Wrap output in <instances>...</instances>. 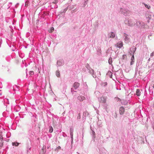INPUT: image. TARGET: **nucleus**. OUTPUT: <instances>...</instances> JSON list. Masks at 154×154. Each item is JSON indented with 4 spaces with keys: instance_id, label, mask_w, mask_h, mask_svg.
Instances as JSON below:
<instances>
[{
    "instance_id": "aec40b11",
    "label": "nucleus",
    "mask_w": 154,
    "mask_h": 154,
    "mask_svg": "<svg viewBox=\"0 0 154 154\" xmlns=\"http://www.w3.org/2000/svg\"><path fill=\"white\" fill-rule=\"evenodd\" d=\"M12 144L13 146H17L19 144V143L17 142H12Z\"/></svg>"
},
{
    "instance_id": "f8f14e48",
    "label": "nucleus",
    "mask_w": 154,
    "mask_h": 154,
    "mask_svg": "<svg viewBox=\"0 0 154 154\" xmlns=\"http://www.w3.org/2000/svg\"><path fill=\"white\" fill-rule=\"evenodd\" d=\"M91 135L92 136V138L94 139L95 138V134L94 131L91 128Z\"/></svg>"
},
{
    "instance_id": "2eb2a0df",
    "label": "nucleus",
    "mask_w": 154,
    "mask_h": 154,
    "mask_svg": "<svg viewBox=\"0 0 154 154\" xmlns=\"http://www.w3.org/2000/svg\"><path fill=\"white\" fill-rule=\"evenodd\" d=\"M89 115V113L87 111H85L83 112V118H84L85 119H86V118L87 116H88Z\"/></svg>"
},
{
    "instance_id": "8fccbe9b",
    "label": "nucleus",
    "mask_w": 154,
    "mask_h": 154,
    "mask_svg": "<svg viewBox=\"0 0 154 154\" xmlns=\"http://www.w3.org/2000/svg\"><path fill=\"white\" fill-rule=\"evenodd\" d=\"M46 146H43V148H42V150H44V149H46Z\"/></svg>"
},
{
    "instance_id": "58836bf2",
    "label": "nucleus",
    "mask_w": 154,
    "mask_h": 154,
    "mask_svg": "<svg viewBox=\"0 0 154 154\" xmlns=\"http://www.w3.org/2000/svg\"><path fill=\"white\" fill-rule=\"evenodd\" d=\"M81 118V116H80V113H79L78 114V116H77V119H80Z\"/></svg>"
},
{
    "instance_id": "7c9ffc66",
    "label": "nucleus",
    "mask_w": 154,
    "mask_h": 154,
    "mask_svg": "<svg viewBox=\"0 0 154 154\" xmlns=\"http://www.w3.org/2000/svg\"><path fill=\"white\" fill-rule=\"evenodd\" d=\"M54 30V28L53 27H51L49 32L50 33H52Z\"/></svg>"
},
{
    "instance_id": "1a4fd4ad",
    "label": "nucleus",
    "mask_w": 154,
    "mask_h": 154,
    "mask_svg": "<svg viewBox=\"0 0 154 154\" xmlns=\"http://www.w3.org/2000/svg\"><path fill=\"white\" fill-rule=\"evenodd\" d=\"M3 145V140L2 136H0V149H1Z\"/></svg>"
},
{
    "instance_id": "09e8293b",
    "label": "nucleus",
    "mask_w": 154,
    "mask_h": 154,
    "mask_svg": "<svg viewBox=\"0 0 154 154\" xmlns=\"http://www.w3.org/2000/svg\"><path fill=\"white\" fill-rule=\"evenodd\" d=\"M71 144H72L73 143V137H72V138H71Z\"/></svg>"
},
{
    "instance_id": "680f3d73",
    "label": "nucleus",
    "mask_w": 154,
    "mask_h": 154,
    "mask_svg": "<svg viewBox=\"0 0 154 154\" xmlns=\"http://www.w3.org/2000/svg\"><path fill=\"white\" fill-rule=\"evenodd\" d=\"M152 87H153V88H154V84L152 86Z\"/></svg>"
},
{
    "instance_id": "79ce46f5",
    "label": "nucleus",
    "mask_w": 154,
    "mask_h": 154,
    "mask_svg": "<svg viewBox=\"0 0 154 154\" xmlns=\"http://www.w3.org/2000/svg\"><path fill=\"white\" fill-rule=\"evenodd\" d=\"M134 60H131V62H130V65H132L134 63Z\"/></svg>"
},
{
    "instance_id": "c03bdc74",
    "label": "nucleus",
    "mask_w": 154,
    "mask_h": 154,
    "mask_svg": "<svg viewBox=\"0 0 154 154\" xmlns=\"http://www.w3.org/2000/svg\"><path fill=\"white\" fill-rule=\"evenodd\" d=\"M138 66H137L135 68V73L137 72V70H138Z\"/></svg>"
},
{
    "instance_id": "de8ad7c7",
    "label": "nucleus",
    "mask_w": 154,
    "mask_h": 154,
    "mask_svg": "<svg viewBox=\"0 0 154 154\" xmlns=\"http://www.w3.org/2000/svg\"><path fill=\"white\" fill-rule=\"evenodd\" d=\"M87 4V2L86 1H85V2L84 4V7H85L86 5V4Z\"/></svg>"
},
{
    "instance_id": "e433bc0d",
    "label": "nucleus",
    "mask_w": 154,
    "mask_h": 154,
    "mask_svg": "<svg viewBox=\"0 0 154 154\" xmlns=\"http://www.w3.org/2000/svg\"><path fill=\"white\" fill-rule=\"evenodd\" d=\"M34 72L33 71H30L29 72L30 75H32L34 74Z\"/></svg>"
},
{
    "instance_id": "f257e3e1",
    "label": "nucleus",
    "mask_w": 154,
    "mask_h": 154,
    "mask_svg": "<svg viewBox=\"0 0 154 154\" xmlns=\"http://www.w3.org/2000/svg\"><path fill=\"white\" fill-rule=\"evenodd\" d=\"M125 23L126 24L130 26H133L135 25L134 19H131L130 18H126L125 20Z\"/></svg>"
},
{
    "instance_id": "6e6552de",
    "label": "nucleus",
    "mask_w": 154,
    "mask_h": 154,
    "mask_svg": "<svg viewBox=\"0 0 154 154\" xmlns=\"http://www.w3.org/2000/svg\"><path fill=\"white\" fill-rule=\"evenodd\" d=\"M125 112V109L123 106L120 107L119 108V113L120 115H122L124 114Z\"/></svg>"
},
{
    "instance_id": "9b49d317",
    "label": "nucleus",
    "mask_w": 154,
    "mask_h": 154,
    "mask_svg": "<svg viewBox=\"0 0 154 154\" xmlns=\"http://www.w3.org/2000/svg\"><path fill=\"white\" fill-rule=\"evenodd\" d=\"M115 45L117 48H120L123 46V43L122 42L118 43Z\"/></svg>"
},
{
    "instance_id": "c85d7f7f",
    "label": "nucleus",
    "mask_w": 154,
    "mask_h": 154,
    "mask_svg": "<svg viewBox=\"0 0 154 154\" xmlns=\"http://www.w3.org/2000/svg\"><path fill=\"white\" fill-rule=\"evenodd\" d=\"M107 74L108 75H109L110 78H112V72H111V71H108Z\"/></svg>"
},
{
    "instance_id": "4d7b16f0",
    "label": "nucleus",
    "mask_w": 154,
    "mask_h": 154,
    "mask_svg": "<svg viewBox=\"0 0 154 154\" xmlns=\"http://www.w3.org/2000/svg\"><path fill=\"white\" fill-rule=\"evenodd\" d=\"M57 7H58V6L57 5H56L54 6V8H57Z\"/></svg>"
},
{
    "instance_id": "37998d69",
    "label": "nucleus",
    "mask_w": 154,
    "mask_h": 154,
    "mask_svg": "<svg viewBox=\"0 0 154 154\" xmlns=\"http://www.w3.org/2000/svg\"><path fill=\"white\" fill-rule=\"evenodd\" d=\"M154 56V51L153 52H152L151 54H150V57H152L153 56Z\"/></svg>"
},
{
    "instance_id": "7ed1b4c3",
    "label": "nucleus",
    "mask_w": 154,
    "mask_h": 154,
    "mask_svg": "<svg viewBox=\"0 0 154 154\" xmlns=\"http://www.w3.org/2000/svg\"><path fill=\"white\" fill-rule=\"evenodd\" d=\"M123 36L124 37L125 42L126 43H128L130 41V38L129 36L126 33H124Z\"/></svg>"
},
{
    "instance_id": "3c124183",
    "label": "nucleus",
    "mask_w": 154,
    "mask_h": 154,
    "mask_svg": "<svg viewBox=\"0 0 154 154\" xmlns=\"http://www.w3.org/2000/svg\"><path fill=\"white\" fill-rule=\"evenodd\" d=\"M43 152L44 154H45L46 153V150L45 149H44V150H43Z\"/></svg>"
},
{
    "instance_id": "a211bd4d",
    "label": "nucleus",
    "mask_w": 154,
    "mask_h": 154,
    "mask_svg": "<svg viewBox=\"0 0 154 154\" xmlns=\"http://www.w3.org/2000/svg\"><path fill=\"white\" fill-rule=\"evenodd\" d=\"M136 94L137 96H140V92L139 89H137L136 92Z\"/></svg>"
},
{
    "instance_id": "ddd939ff",
    "label": "nucleus",
    "mask_w": 154,
    "mask_h": 154,
    "mask_svg": "<svg viewBox=\"0 0 154 154\" xmlns=\"http://www.w3.org/2000/svg\"><path fill=\"white\" fill-rule=\"evenodd\" d=\"M140 141L141 142V143H145V141H146V137H145L144 138L142 137H140Z\"/></svg>"
},
{
    "instance_id": "864d4df0",
    "label": "nucleus",
    "mask_w": 154,
    "mask_h": 154,
    "mask_svg": "<svg viewBox=\"0 0 154 154\" xmlns=\"http://www.w3.org/2000/svg\"><path fill=\"white\" fill-rule=\"evenodd\" d=\"M115 115L114 116V117L115 118H116L117 117V115L116 113H115Z\"/></svg>"
},
{
    "instance_id": "393cba45",
    "label": "nucleus",
    "mask_w": 154,
    "mask_h": 154,
    "mask_svg": "<svg viewBox=\"0 0 154 154\" xmlns=\"http://www.w3.org/2000/svg\"><path fill=\"white\" fill-rule=\"evenodd\" d=\"M112 58L111 57H110L109 58V60H108V63L110 65L112 63Z\"/></svg>"
},
{
    "instance_id": "a878e982",
    "label": "nucleus",
    "mask_w": 154,
    "mask_h": 154,
    "mask_svg": "<svg viewBox=\"0 0 154 154\" xmlns=\"http://www.w3.org/2000/svg\"><path fill=\"white\" fill-rule=\"evenodd\" d=\"M143 4L144 5L145 7L148 9H149L150 8V6L149 5H148L144 3H143Z\"/></svg>"
},
{
    "instance_id": "473e14b6",
    "label": "nucleus",
    "mask_w": 154,
    "mask_h": 154,
    "mask_svg": "<svg viewBox=\"0 0 154 154\" xmlns=\"http://www.w3.org/2000/svg\"><path fill=\"white\" fill-rule=\"evenodd\" d=\"M74 90H75V89L73 88H71V92L72 93V94H74V92H76V91H74Z\"/></svg>"
},
{
    "instance_id": "49530a36",
    "label": "nucleus",
    "mask_w": 154,
    "mask_h": 154,
    "mask_svg": "<svg viewBox=\"0 0 154 154\" xmlns=\"http://www.w3.org/2000/svg\"><path fill=\"white\" fill-rule=\"evenodd\" d=\"M77 11V9L76 8H75L72 10V12H76Z\"/></svg>"
},
{
    "instance_id": "2f4dec72",
    "label": "nucleus",
    "mask_w": 154,
    "mask_h": 154,
    "mask_svg": "<svg viewBox=\"0 0 154 154\" xmlns=\"http://www.w3.org/2000/svg\"><path fill=\"white\" fill-rule=\"evenodd\" d=\"M86 68H87V69H88V70L89 69H90L91 68L89 66V65L88 64V63H87L86 65Z\"/></svg>"
},
{
    "instance_id": "bf43d9fd",
    "label": "nucleus",
    "mask_w": 154,
    "mask_h": 154,
    "mask_svg": "<svg viewBox=\"0 0 154 154\" xmlns=\"http://www.w3.org/2000/svg\"><path fill=\"white\" fill-rule=\"evenodd\" d=\"M109 51V49H108L106 53H108Z\"/></svg>"
},
{
    "instance_id": "052dcab7",
    "label": "nucleus",
    "mask_w": 154,
    "mask_h": 154,
    "mask_svg": "<svg viewBox=\"0 0 154 154\" xmlns=\"http://www.w3.org/2000/svg\"><path fill=\"white\" fill-rule=\"evenodd\" d=\"M6 136H7V138H9V136H8L7 134V135H6Z\"/></svg>"
},
{
    "instance_id": "f704fd0d",
    "label": "nucleus",
    "mask_w": 154,
    "mask_h": 154,
    "mask_svg": "<svg viewBox=\"0 0 154 154\" xmlns=\"http://www.w3.org/2000/svg\"><path fill=\"white\" fill-rule=\"evenodd\" d=\"M107 83L106 82H105L104 83H103L102 84V85L104 87L106 86L107 85Z\"/></svg>"
},
{
    "instance_id": "c756f323",
    "label": "nucleus",
    "mask_w": 154,
    "mask_h": 154,
    "mask_svg": "<svg viewBox=\"0 0 154 154\" xmlns=\"http://www.w3.org/2000/svg\"><path fill=\"white\" fill-rule=\"evenodd\" d=\"M115 99L118 102H120L121 101V100L120 99L118 98V97H116L115 98Z\"/></svg>"
},
{
    "instance_id": "c9c22d12",
    "label": "nucleus",
    "mask_w": 154,
    "mask_h": 154,
    "mask_svg": "<svg viewBox=\"0 0 154 154\" xmlns=\"http://www.w3.org/2000/svg\"><path fill=\"white\" fill-rule=\"evenodd\" d=\"M12 3L11 2H9L8 5V9L11 5Z\"/></svg>"
},
{
    "instance_id": "69168bd1",
    "label": "nucleus",
    "mask_w": 154,
    "mask_h": 154,
    "mask_svg": "<svg viewBox=\"0 0 154 154\" xmlns=\"http://www.w3.org/2000/svg\"><path fill=\"white\" fill-rule=\"evenodd\" d=\"M88 0H86V1L87 2L88 1Z\"/></svg>"
},
{
    "instance_id": "9d476101",
    "label": "nucleus",
    "mask_w": 154,
    "mask_h": 154,
    "mask_svg": "<svg viewBox=\"0 0 154 154\" xmlns=\"http://www.w3.org/2000/svg\"><path fill=\"white\" fill-rule=\"evenodd\" d=\"M77 99L80 101H82L85 99V97L82 96L80 95L77 97Z\"/></svg>"
},
{
    "instance_id": "72a5a7b5",
    "label": "nucleus",
    "mask_w": 154,
    "mask_h": 154,
    "mask_svg": "<svg viewBox=\"0 0 154 154\" xmlns=\"http://www.w3.org/2000/svg\"><path fill=\"white\" fill-rule=\"evenodd\" d=\"M58 2V0H54V1L52 2V3L54 4H56Z\"/></svg>"
},
{
    "instance_id": "ea45409f",
    "label": "nucleus",
    "mask_w": 154,
    "mask_h": 154,
    "mask_svg": "<svg viewBox=\"0 0 154 154\" xmlns=\"http://www.w3.org/2000/svg\"><path fill=\"white\" fill-rule=\"evenodd\" d=\"M149 93L150 94H152L153 93V91L152 90H151L149 88Z\"/></svg>"
},
{
    "instance_id": "cd10ccee",
    "label": "nucleus",
    "mask_w": 154,
    "mask_h": 154,
    "mask_svg": "<svg viewBox=\"0 0 154 154\" xmlns=\"http://www.w3.org/2000/svg\"><path fill=\"white\" fill-rule=\"evenodd\" d=\"M56 75L58 77H60V72L58 70H57L56 72Z\"/></svg>"
},
{
    "instance_id": "0eeeda50",
    "label": "nucleus",
    "mask_w": 154,
    "mask_h": 154,
    "mask_svg": "<svg viewBox=\"0 0 154 154\" xmlns=\"http://www.w3.org/2000/svg\"><path fill=\"white\" fill-rule=\"evenodd\" d=\"M80 84L77 82H75L73 86V88H74V89L76 90L77 88H78L80 86Z\"/></svg>"
},
{
    "instance_id": "20e7f679",
    "label": "nucleus",
    "mask_w": 154,
    "mask_h": 154,
    "mask_svg": "<svg viewBox=\"0 0 154 154\" xmlns=\"http://www.w3.org/2000/svg\"><path fill=\"white\" fill-rule=\"evenodd\" d=\"M135 25L137 28H139L140 27V26H143L144 24L143 22L139 21L136 22Z\"/></svg>"
},
{
    "instance_id": "5fc2aeb1",
    "label": "nucleus",
    "mask_w": 154,
    "mask_h": 154,
    "mask_svg": "<svg viewBox=\"0 0 154 154\" xmlns=\"http://www.w3.org/2000/svg\"><path fill=\"white\" fill-rule=\"evenodd\" d=\"M19 4L18 3H17L15 6V7L17 8V5H18Z\"/></svg>"
},
{
    "instance_id": "a19ab883",
    "label": "nucleus",
    "mask_w": 154,
    "mask_h": 154,
    "mask_svg": "<svg viewBox=\"0 0 154 154\" xmlns=\"http://www.w3.org/2000/svg\"><path fill=\"white\" fill-rule=\"evenodd\" d=\"M61 149L60 146H58L56 148V149H55V150L56 151L57 150V151H58V149Z\"/></svg>"
},
{
    "instance_id": "4be33fe9",
    "label": "nucleus",
    "mask_w": 154,
    "mask_h": 154,
    "mask_svg": "<svg viewBox=\"0 0 154 154\" xmlns=\"http://www.w3.org/2000/svg\"><path fill=\"white\" fill-rule=\"evenodd\" d=\"M88 70L89 71V73L91 74H92L93 73H94V70L93 69H92L91 68L90 69H89Z\"/></svg>"
},
{
    "instance_id": "b1692460",
    "label": "nucleus",
    "mask_w": 154,
    "mask_h": 154,
    "mask_svg": "<svg viewBox=\"0 0 154 154\" xmlns=\"http://www.w3.org/2000/svg\"><path fill=\"white\" fill-rule=\"evenodd\" d=\"M68 9V7H67L65 8L63 11H61V13H65L66 11H67V10Z\"/></svg>"
},
{
    "instance_id": "bb28decb",
    "label": "nucleus",
    "mask_w": 154,
    "mask_h": 154,
    "mask_svg": "<svg viewBox=\"0 0 154 154\" xmlns=\"http://www.w3.org/2000/svg\"><path fill=\"white\" fill-rule=\"evenodd\" d=\"M67 7H68V9H69V10H71L74 8V5H69Z\"/></svg>"
},
{
    "instance_id": "6ab92c4d",
    "label": "nucleus",
    "mask_w": 154,
    "mask_h": 154,
    "mask_svg": "<svg viewBox=\"0 0 154 154\" xmlns=\"http://www.w3.org/2000/svg\"><path fill=\"white\" fill-rule=\"evenodd\" d=\"M73 129L72 128H70V133L71 138H72V137H73Z\"/></svg>"
},
{
    "instance_id": "4c0bfd02",
    "label": "nucleus",
    "mask_w": 154,
    "mask_h": 154,
    "mask_svg": "<svg viewBox=\"0 0 154 154\" xmlns=\"http://www.w3.org/2000/svg\"><path fill=\"white\" fill-rule=\"evenodd\" d=\"M131 60H134V54L132 55V56L131 58Z\"/></svg>"
},
{
    "instance_id": "4468645a",
    "label": "nucleus",
    "mask_w": 154,
    "mask_h": 154,
    "mask_svg": "<svg viewBox=\"0 0 154 154\" xmlns=\"http://www.w3.org/2000/svg\"><path fill=\"white\" fill-rule=\"evenodd\" d=\"M115 34L116 33L115 32H112L109 34V37L110 38H113L115 37Z\"/></svg>"
},
{
    "instance_id": "f03ea898",
    "label": "nucleus",
    "mask_w": 154,
    "mask_h": 154,
    "mask_svg": "<svg viewBox=\"0 0 154 154\" xmlns=\"http://www.w3.org/2000/svg\"><path fill=\"white\" fill-rule=\"evenodd\" d=\"M119 12L121 14H123L125 16H129L131 14V12L127 9L123 8H120Z\"/></svg>"
},
{
    "instance_id": "338daca9",
    "label": "nucleus",
    "mask_w": 154,
    "mask_h": 154,
    "mask_svg": "<svg viewBox=\"0 0 154 154\" xmlns=\"http://www.w3.org/2000/svg\"><path fill=\"white\" fill-rule=\"evenodd\" d=\"M153 129L154 130V126H153Z\"/></svg>"
},
{
    "instance_id": "423d86ee",
    "label": "nucleus",
    "mask_w": 154,
    "mask_h": 154,
    "mask_svg": "<svg viewBox=\"0 0 154 154\" xmlns=\"http://www.w3.org/2000/svg\"><path fill=\"white\" fill-rule=\"evenodd\" d=\"M64 64V61L63 60H58L57 62V65L58 66H60L63 65Z\"/></svg>"
},
{
    "instance_id": "603ef678",
    "label": "nucleus",
    "mask_w": 154,
    "mask_h": 154,
    "mask_svg": "<svg viewBox=\"0 0 154 154\" xmlns=\"http://www.w3.org/2000/svg\"><path fill=\"white\" fill-rule=\"evenodd\" d=\"M125 55H123L122 56V59H124V58H125Z\"/></svg>"
},
{
    "instance_id": "f3484780",
    "label": "nucleus",
    "mask_w": 154,
    "mask_h": 154,
    "mask_svg": "<svg viewBox=\"0 0 154 154\" xmlns=\"http://www.w3.org/2000/svg\"><path fill=\"white\" fill-rule=\"evenodd\" d=\"M94 28L96 29H97L99 26V23L98 21L95 22V23L94 24Z\"/></svg>"
},
{
    "instance_id": "dca6fc26",
    "label": "nucleus",
    "mask_w": 154,
    "mask_h": 154,
    "mask_svg": "<svg viewBox=\"0 0 154 154\" xmlns=\"http://www.w3.org/2000/svg\"><path fill=\"white\" fill-rule=\"evenodd\" d=\"M136 48L134 46H133V47L132 48V49L131 50V52L133 53V54L134 55V53L136 51Z\"/></svg>"
},
{
    "instance_id": "5701e85b",
    "label": "nucleus",
    "mask_w": 154,
    "mask_h": 154,
    "mask_svg": "<svg viewBox=\"0 0 154 154\" xmlns=\"http://www.w3.org/2000/svg\"><path fill=\"white\" fill-rule=\"evenodd\" d=\"M49 132L50 133H51L53 132V127L51 126H50L49 127Z\"/></svg>"
},
{
    "instance_id": "39448f33",
    "label": "nucleus",
    "mask_w": 154,
    "mask_h": 154,
    "mask_svg": "<svg viewBox=\"0 0 154 154\" xmlns=\"http://www.w3.org/2000/svg\"><path fill=\"white\" fill-rule=\"evenodd\" d=\"M99 101L101 103H105L106 102V98L103 97H102L98 99Z\"/></svg>"
},
{
    "instance_id": "412c9836",
    "label": "nucleus",
    "mask_w": 154,
    "mask_h": 154,
    "mask_svg": "<svg viewBox=\"0 0 154 154\" xmlns=\"http://www.w3.org/2000/svg\"><path fill=\"white\" fill-rule=\"evenodd\" d=\"M30 5V2L28 0L26 1L25 2V6L26 7H27L28 6Z\"/></svg>"
},
{
    "instance_id": "a18cd8bd",
    "label": "nucleus",
    "mask_w": 154,
    "mask_h": 154,
    "mask_svg": "<svg viewBox=\"0 0 154 154\" xmlns=\"http://www.w3.org/2000/svg\"><path fill=\"white\" fill-rule=\"evenodd\" d=\"M92 76H93V78H96V75L94 74V73H93L92 74Z\"/></svg>"
},
{
    "instance_id": "0e129e2a",
    "label": "nucleus",
    "mask_w": 154,
    "mask_h": 154,
    "mask_svg": "<svg viewBox=\"0 0 154 154\" xmlns=\"http://www.w3.org/2000/svg\"><path fill=\"white\" fill-rule=\"evenodd\" d=\"M86 87H88L87 85V84H86Z\"/></svg>"
},
{
    "instance_id": "13d9d810",
    "label": "nucleus",
    "mask_w": 154,
    "mask_h": 154,
    "mask_svg": "<svg viewBox=\"0 0 154 154\" xmlns=\"http://www.w3.org/2000/svg\"><path fill=\"white\" fill-rule=\"evenodd\" d=\"M150 58H149L148 59V61H150Z\"/></svg>"
},
{
    "instance_id": "e2e57ef3",
    "label": "nucleus",
    "mask_w": 154,
    "mask_h": 154,
    "mask_svg": "<svg viewBox=\"0 0 154 154\" xmlns=\"http://www.w3.org/2000/svg\"><path fill=\"white\" fill-rule=\"evenodd\" d=\"M153 107H154V103H153Z\"/></svg>"
},
{
    "instance_id": "6e6d98bb",
    "label": "nucleus",
    "mask_w": 154,
    "mask_h": 154,
    "mask_svg": "<svg viewBox=\"0 0 154 154\" xmlns=\"http://www.w3.org/2000/svg\"><path fill=\"white\" fill-rule=\"evenodd\" d=\"M63 136L64 137H65L66 136V134H65L64 133V134H63Z\"/></svg>"
}]
</instances>
